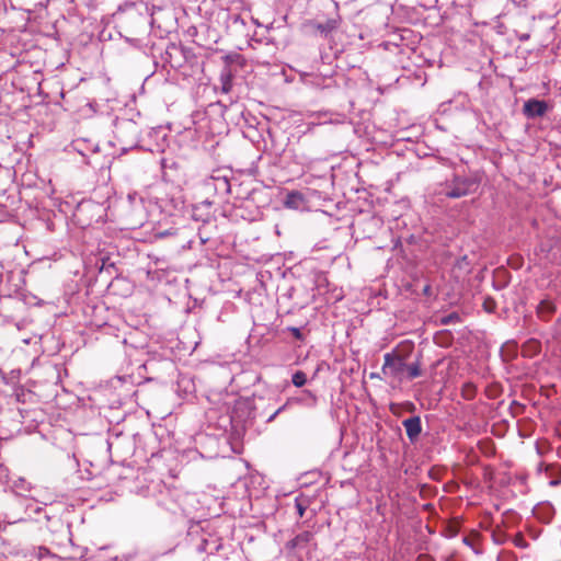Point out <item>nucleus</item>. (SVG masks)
<instances>
[{
	"mask_svg": "<svg viewBox=\"0 0 561 561\" xmlns=\"http://www.w3.org/2000/svg\"><path fill=\"white\" fill-rule=\"evenodd\" d=\"M381 371L386 378L401 383L404 380H412L422 375L421 363L415 360L407 363L405 358L397 353H386Z\"/></svg>",
	"mask_w": 561,
	"mask_h": 561,
	"instance_id": "f257e3e1",
	"label": "nucleus"
},
{
	"mask_svg": "<svg viewBox=\"0 0 561 561\" xmlns=\"http://www.w3.org/2000/svg\"><path fill=\"white\" fill-rule=\"evenodd\" d=\"M478 183L469 178H455L449 190L445 195L449 198H459L474 192Z\"/></svg>",
	"mask_w": 561,
	"mask_h": 561,
	"instance_id": "f03ea898",
	"label": "nucleus"
},
{
	"mask_svg": "<svg viewBox=\"0 0 561 561\" xmlns=\"http://www.w3.org/2000/svg\"><path fill=\"white\" fill-rule=\"evenodd\" d=\"M549 106L546 101L530 99L524 104V114L529 118L542 117L548 112Z\"/></svg>",
	"mask_w": 561,
	"mask_h": 561,
	"instance_id": "7ed1b4c3",
	"label": "nucleus"
},
{
	"mask_svg": "<svg viewBox=\"0 0 561 561\" xmlns=\"http://www.w3.org/2000/svg\"><path fill=\"white\" fill-rule=\"evenodd\" d=\"M557 311L556 302L550 298H545L539 301L536 307V316L539 320L548 322Z\"/></svg>",
	"mask_w": 561,
	"mask_h": 561,
	"instance_id": "20e7f679",
	"label": "nucleus"
},
{
	"mask_svg": "<svg viewBox=\"0 0 561 561\" xmlns=\"http://www.w3.org/2000/svg\"><path fill=\"white\" fill-rule=\"evenodd\" d=\"M407 435L411 442H414L422 431L421 419L419 416H412L403 421Z\"/></svg>",
	"mask_w": 561,
	"mask_h": 561,
	"instance_id": "39448f33",
	"label": "nucleus"
},
{
	"mask_svg": "<svg viewBox=\"0 0 561 561\" xmlns=\"http://www.w3.org/2000/svg\"><path fill=\"white\" fill-rule=\"evenodd\" d=\"M313 539V533L309 530H305L297 536H295L291 540H289L286 545L288 549H297L305 548L311 540Z\"/></svg>",
	"mask_w": 561,
	"mask_h": 561,
	"instance_id": "423d86ee",
	"label": "nucleus"
},
{
	"mask_svg": "<svg viewBox=\"0 0 561 561\" xmlns=\"http://www.w3.org/2000/svg\"><path fill=\"white\" fill-rule=\"evenodd\" d=\"M453 276L459 280L470 273V262L467 255L460 257L451 270Z\"/></svg>",
	"mask_w": 561,
	"mask_h": 561,
	"instance_id": "0eeeda50",
	"label": "nucleus"
},
{
	"mask_svg": "<svg viewBox=\"0 0 561 561\" xmlns=\"http://www.w3.org/2000/svg\"><path fill=\"white\" fill-rule=\"evenodd\" d=\"M305 202L304 195L298 191H291L286 195L284 206L289 209H299Z\"/></svg>",
	"mask_w": 561,
	"mask_h": 561,
	"instance_id": "6e6552de",
	"label": "nucleus"
},
{
	"mask_svg": "<svg viewBox=\"0 0 561 561\" xmlns=\"http://www.w3.org/2000/svg\"><path fill=\"white\" fill-rule=\"evenodd\" d=\"M311 25H312V27L318 30L321 34L327 35L337 27L339 21L335 18H331L324 22L313 21V22H311Z\"/></svg>",
	"mask_w": 561,
	"mask_h": 561,
	"instance_id": "1a4fd4ad",
	"label": "nucleus"
},
{
	"mask_svg": "<svg viewBox=\"0 0 561 561\" xmlns=\"http://www.w3.org/2000/svg\"><path fill=\"white\" fill-rule=\"evenodd\" d=\"M541 352V343L536 339L526 341L522 346V353L526 357H534Z\"/></svg>",
	"mask_w": 561,
	"mask_h": 561,
	"instance_id": "9d476101",
	"label": "nucleus"
},
{
	"mask_svg": "<svg viewBox=\"0 0 561 561\" xmlns=\"http://www.w3.org/2000/svg\"><path fill=\"white\" fill-rule=\"evenodd\" d=\"M220 80H221L222 92L224 93L230 92V90L232 88V75H231L230 70L222 72Z\"/></svg>",
	"mask_w": 561,
	"mask_h": 561,
	"instance_id": "9b49d317",
	"label": "nucleus"
},
{
	"mask_svg": "<svg viewBox=\"0 0 561 561\" xmlns=\"http://www.w3.org/2000/svg\"><path fill=\"white\" fill-rule=\"evenodd\" d=\"M291 381H293L294 386L300 388V387L305 386V383L307 382V376L302 370H297L293 375Z\"/></svg>",
	"mask_w": 561,
	"mask_h": 561,
	"instance_id": "f8f14e48",
	"label": "nucleus"
},
{
	"mask_svg": "<svg viewBox=\"0 0 561 561\" xmlns=\"http://www.w3.org/2000/svg\"><path fill=\"white\" fill-rule=\"evenodd\" d=\"M459 321V316L457 313H450L449 316L445 317L442 322L444 324H449V323H453V322H458Z\"/></svg>",
	"mask_w": 561,
	"mask_h": 561,
	"instance_id": "ddd939ff",
	"label": "nucleus"
},
{
	"mask_svg": "<svg viewBox=\"0 0 561 561\" xmlns=\"http://www.w3.org/2000/svg\"><path fill=\"white\" fill-rule=\"evenodd\" d=\"M241 59H242V56H241V55H239V54H231V55H227V56L225 57V61H226L227 64L237 62V61H239V60H241Z\"/></svg>",
	"mask_w": 561,
	"mask_h": 561,
	"instance_id": "4468645a",
	"label": "nucleus"
},
{
	"mask_svg": "<svg viewBox=\"0 0 561 561\" xmlns=\"http://www.w3.org/2000/svg\"><path fill=\"white\" fill-rule=\"evenodd\" d=\"M545 468V471L548 473L550 470H553L554 467L552 465H543V463H540L538 466V471H541L542 469Z\"/></svg>",
	"mask_w": 561,
	"mask_h": 561,
	"instance_id": "2eb2a0df",
	"label": "nucleus"
},
{
	"mask_svg": "<svg viewBox=\"0 0 561 561\" xmlns=\"http://www.w3.org/2000/svg\"><path fill=\"white\" fill-rule=\"evenodd\" d=\"M558 474H559V477L553 478V479L550 480L549 484L551 486H557V485H559L561 483V473L559 472Z\"/></svg>",
	"mask_w": 561,
	"mask_h": 561,
	"instance_id": "dca6fc26",
	"label": "nucleus"
},
{
	"mask_svg": "<svg viewBox=\"0 0 561 561\" xmlns=\"http://www.w3.org/2000/svg\"><path fill=\"white\" fill-rule=\"evenodd\" d=\"M296 508H297L299 516L302 517L305 514L306 507L301 503L297 502Z\"/></svg>",
	"mask_w": 561,
	"mask_h": 561,
	"instance_id": "f3484780",
	"label": "nucleus"
},
{
	"mask_svg": "<svg viewBox=\"0 0 561 561\" xmlns=\"http://www.w3.org/2000/svg\"><path fill=\"white\" fill-rule=\"evenodd\" d=\"M493 306H494V301H493V300H485V301H484V308H485V310H488V311H492Z\"/></svg>",
	"mask_w": 561,
	"mask_h": 561,
	"instance_id": "a211bd4d",
	"label": "nucleus"
},
{
	"mask_svg": "<svg viewBox=\"0 0 561 561\" xmlns=\"http://www.w3.org/2000/svg\"><path fill=\"white\" fill-rule=\"evenodd\" d=\"M290 331L293 332L294 336L297 339L301 337L300 330L298 328H291Z\"/></svg>",
	"mask_w": 561,
	"mask_h": 561,
	"instance_id": "6ab92c4d",
	"label": "nucleus"
},
{
	"mask_svg": "<svg viewBox=\"0 0 561 561\" xmlns=\"http://www.w3.org/2000/svg\"><path fill=\"white\" fill-rule=\"evenodd\" d=\"M557 322L561 324V318H559V319L557 320Z\"/></svg>",
	"mask_w": 561,
	"mask_h": 561,
	"instance_id": "aec40b11",
	"label": "nucleus"
}]
</instances>
